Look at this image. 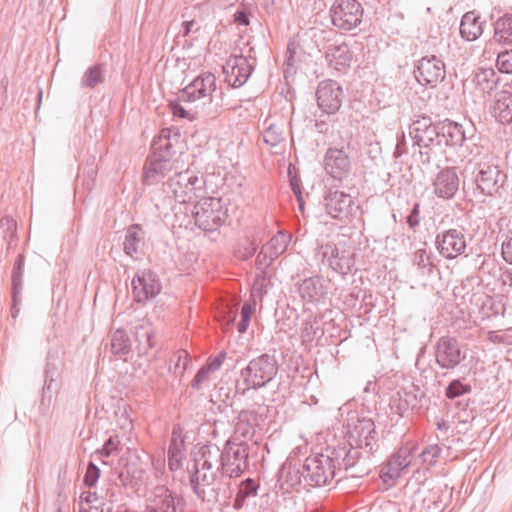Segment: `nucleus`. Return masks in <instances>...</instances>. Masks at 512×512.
<instances>
[{
  "mask_svg": "<svg viewBox=\"0 0 512 512\" xmlns=\"http://www.w3.org/2000/svg\"><path fill=\"white\" fill-rule=\"evenodd\" d=\"M220 449L217 445H204L199 449L190 475V486L203 502L216 503L220 495L229 492L227 477L219 468Z\"/></svg>",
  "mask_w": 512,
  "mask_h": 512,
  "instance_id": "1",
  "label": "nucleus"
},
{
  "mask_svg": "<svg viewBox=\"0 0 512 512\" xmlns=\"http://www.w3.org/2000/svg\"><path fill=\"white\" fill-rule=\"evenodd\" d=\"M502 237V247H501V255L503 260L512 265V230H508L501 234Z\"/></svg>",
  "mask_w": 512,
  "mask_h": 512,
  "instance_id": "53",
  "label": "nucleus"
},
{
  "mask_svg": "<svg viewBox=\"0 0 512 512\" xmlns=\"http://www.w3.org/2000/svg\"><path fill=\"white\" fill-rule=\"evenodd\" d=\"M252 72L246 57L239 55L230 57L223 66V74L228 85L238 88L244 85Z\"/></svg>",
  "mask_w": 512,
  "mask_h": 512,
  "instance_id": "22",
  "label": "nucleus"
},
{
  "mask_svg": "<svg viewBox=\"0 0 512 512\" xmlns=\"http://www.w3.org/2000/svg\"><path fill=\"white\" fill-rule=\"evenodd\" d=\"M472 387L468 383H464L461 379L452 380L445 389V396L448 399H455L460 396L469 394Z\"/></svg>",
  "mask_w": 512,
  "mask_h": 512,
  "instance_id": "47",
  "label": "nucleus"
},
{
  "mask_svg": "<svg viewBox=\"0 0 512 512\" xmlns=\"http://www.w3.org/2000/svg\"><path fill=\"white\" fill-rule=\"evenodd\" d=\"M135 340L137 342V351L139 355H145L153 347L152 328L149 326L140 325L135 328Z\"/></svg>",
  "mask_w": 512,
  "mask_h": 512,
  "instance_id": "42",
  "label": "nucleus"
},
{
  "mask_svg": "<svg viewBox=\"0 0 512 512\" xmlns=\"http://www.w3.org/2000/svg\"><path fill=\"white\" fill-rule=\"evenodd\" d=\"M473 82L481 92L489 94L497 87L498 77L493 69H479Z\"/></svg>",
  "mask_w": 512,
  "mask_h": 512,
  "instance_id": "37",
  "label": "nucleus"
},
{
  "mask_svg": "<svg viewBox=\"0 0 512 512\" xmlns=\"http://www.w3.org/2000/svg\"><path fill=\"white\" fill-rule=\"evenodd\" d=\"M506 178V174L490 160L481 161L477 164L475 183L477 189L484 195L492 196L498 193Z\"/></svg>",
  "mask_w": 512,
  "mask_h": 512,
  "instance_id": "12",
  "label": "nucleus"
},
{
  "mask_svg": "<svg viewBox=\"0 0 512 512\" xmlns=\"http://www.w3.org/2000/svg\"><path fill=\"white\" fill-rule=\"evenodd\" d=\"M249 448L246 443H234L227 441L220 451L219 468L227 482L231 485V479L240 477L248 467Z\"/></svg>",
  "mask_w": 512,
  "mask_h": 512,
  "instance_id": "7",
  "label": "nucleus"
},
{
  "mask_svg": "<svg viewBox=\"0 0 512 512\" xmlns=\"http://www.w3.org/2000/svg\"><path fill=\"white\" fill-rule=\"evenodd\" d=\"M497 67L502 73H511L512 72V51H503L498 54Z\"/></svg>",
  "mask_w": 512,
  "mask_h": 512,
  "instance_id": "54",
  "label": "nucleus"
},
{
  "mask_svg": "<svg viewBox=\"0 0 512 512\" xmlns=\"http://www.w3.org/2000/svg\"><path fill=\"white\" fill-rule=\"evenodd\" d=\"M168 466L171 471L181 468L184 458V441L172 436L168 447Z\"/></svg>",
  "mask_w": 512,
  "mask_h": 512,
  "instance_id": "39",
  "label": "nucleus"
},
{
  "mask_svg": "<svg viewBox=\"0 0 512 512\" xmlns=\"http://www.w3.org/2000/svg\"><path fill=\"white\" fill-rule=\"evenodd\" d=\"M304 487L328 485L336 476V464L331 453L308 456L301 469Z\"/></svg>",
  "mask_w": 512,
  "mask_h": 512,
  "instance_id": "3",
  "label": "nucleus"
},
{
  "mask_svg": "<svg viewBox=\"0 0 512 512\" xmlns=\"http://www.w3.org/2000/svg\"><path fill=\"white\" fill-rule=\"evenodd\" d=\"M179 137L180 134L178 132L172 134L170 128L162 129L151 144V154L172 160L176 154L175 146Z\"/></svg>",
  "mask_w": 512,
  "mask_h": 512,
  "instance_id": "27",
  "label": "nucleus"
},
{
  "mask_svg": "<svg viewBox=\"0 0 512 512\" xmlns=\"http://www.w3.org/2000/svg\"><path fill=\"white\" fill-rule=\"evenodd\" d=\"M262 417L254 410H242L238 415V422L235 425L237 434L246 439L253 438L255 428L260 425Z\"/></svg>",
  "mask_w": 512,
  "mask_h": 512,
  "instance_id": "31",
  "label": "nucleus"
},
{
  "mask_svg": "<svg viewBox=\"0 0 512 512\" xmlns=\"http://www.w3.org/2000/svg\"><path fill=\"white\" fill-rule=\"evenodd\" d=\"M324 206L326 213L337 220L348 219L354 207L353 197L336 188H329L324 194Z\"/></svg>",
  "mask_w": 512,
  "mask_h": 512,
  "instance_id": "15",
  "label": "nucleus"
},
{
  "mask_svg": "<svg viewBox=\"0 0 512 512\" xmlns=\"http://www.w3.org/2000/svg\"><path fill=\"white\" fill-rule=\"evenodd\" d=\"M98 167L95 158H90L82 167V173L78 176V187L86 192H91L96 184Z\"/></svg>",
  "mask_w": 512,
  "mask_h": 512,
  "instance_id": "35",
  "label": "nucleus"
},
{
  "mask_svg": "<svg viewBox=\"0 0 512 512\" xmlns=\"http://www.w3.org/2000/svg\"><path fill=\"white\" fill-rule=\"evenodd\" d=\"M216 77L210 72L202 73L180 91V100L195 104V109L205 118H215L222 111V104L214 95Z\"/></svg>",
  "mask_w": 512,
  "mask_h": 512,
  "instance_id": "2",
  "label": "nucleus"
},
{
  "mask_svg": "<svg viewBox=\"0 0 512 512\" xmlns=\"http://www.w3.org/2000/svg\"><path fill=\"white\" fill-rule=\"evenodd\" d=\"M441 451V448L437 444L428 445L418 455V459L421 464L426 465L427 467H432L436 464Z\"/></svg>",
  "mask_w": 512,
  "mask_h": 512,
  "instance_id": "48",
  "label": "nucleus"
},
{
  "mask_svg": "<svg viewBox=\"0 0 512 512\" xmlns=\"http://www.w3.org/2000/svg\"><path fill=\"white\" fill-rule=\"evenodd\" d=\"M483 33L482 23L474 11L465 13L460 23V35L466 41H474Z\"/></svg>",
  "mask_w": 512,
  "mask_h": 512,
  "instance_id": "32",
  "label": "nucleus"
},
{
  "mask_svg": "<svg viewBox=\"0 0 512 512\" xmlns=\"http://www.w3.org/2000/svg\"><path fill=\"white\" fill-rule=\"evenodd\" d=\"M413 264L419 269L426 270L427 274H431L434 268L430 254L425 249H418L415 251Z\"/></svg>",
  "mask_w": 512,
  "mask_h": 512,
  "instance_id": "50",
  "label": "nucleus"
},
{
  "mask_svg": "<svg viewBox=\"0 0 512 512\" xmlns=\"http://www.w3.org/2000/svg\"><path fill=\"white\" fill-rule=\"evenodd\" d=\"M435 246L439 254L446 259H455L465 253L467 242L464 230L451 228L436 235Z\"/></svg>",
  "mask_w": 512,
  "mask_h": 512,
  "instance_id": "13",
  "label": "nucleus"
},
{
  "mask_svg": "<svg viewBox=\"0 0 512 512\" xmlns=\"http://www.w3.org/2000/svg\"><path fill=\"white\" fill-rule=\"evenodd\" d=\"M259 485L252 478H247L242 481L238 487V491L236 493L233 507L237 510L241 509L246 500L250 497H255L257 495Z\"/></svg>",
  "mask_w": 512,
  "mask_h": 512,
  "instance_id": "38",
  "label": "nucleus"
},
{
  "mask_svg": "<svg viewBox=\"0 0 512 512\" xmlns=\"http://www.w3.org/2000/svg\"><path fill=\"white\" fill-rule=\"evenodd\" d=\"M289 175H291V171H289ZM300 184H301V181L297 176H290L291 189L297 198L300 209H303V197H302Z\"/></svg>",
  "mask_w": 512,
  "mask_h": 512,
  "instance_id": "59",
  "label": "nucleus"
},
{
  "mask_svg": "<svg viewBox=\"0 0 512 512\" xmlns=\"http://www.w3.org/2000/svg\"><path fill=\"white\" fill-rule=\"evenodd\" d=\"M104 81V66L96 64L89 67L81 78V86L85 88H94Z\"/></svg>",
  "mask_w": 512,
  "mask_h": 512,
  "instance_id": "43",
  "label": "nucleus"
},
{
  "mask_svg": "<svg viewBox=\"0 0 512 512\" xmlns=\"http://www.w3.org/2000/svg\"><path fill=\"white\" fill-rule=\"evenodd\" d=\"M348 441L350 446H355L372 455L379 448V437L375 423L372 419L358 417L356 421L348 423Z\"/></svg>",
  "mask_w": 512,
  "mask_h": 512,
  "instance_id": "9",
  "label": "nucleus"
},
{
  "mask_svg": "<svg viewBox=\"0 0 512 512\" xmlns=\"http://www.w3.org/2000/svg\"><path fill=\"white\" fill-rule=\"evenodd\" d=\"M255 302H245L241 307V319L237 324V330L239 333H244L247 331L249 326L251 315L254 309Z\"/></svg>",
  "mask_w": 512,
  "mask_h": 512,
  "instance_id": "52",
  "label": "nucleus"
},
{
  "mask_svg": "<svg viewBox=\"0 0 512 512\" xmlns=\"http://www.w3.org/2000/svg\"><path fill=\"white\" fill-rule=\"evenodd\" d=\"M99 477L100 469L93 462H89L83 479L84 484L89 488L94 487Z\"/></svg>",
  "mask_w": 512,
  "mask_h": 512,
  "instance_id": "56",
  "label": "nucleus"
},
{
  "mask_svg": "<svg viewBox=\"0 0 512 512\" xmlns=\"http://www.w3.org/2000/svg\"><path fill=\"white\" fill-rule=\"evenodd\" d=\"M324 168L334 179L342 180L351 169L349 157L342 149L329 148L324 157Z\"/></svg>",
  "mask_w": 512,
  "mask_h": 512,
  "instance_id": "25",
  "label": "nucleus"
},
{
  "mask_svg": "<svg viewBox=\"0 0 512 512\" xmlns=\"http://www.w3.org/2000/svg\"><path fill=\"white\" fill-rule=\"evenodd\" d=\"M45 380L42 388V396L39 404V409L42 414H46L52 405L53 401V384L55 382L54 372L50 370L49 365L45 369Z\"/></svg>",
  "mask_w": 512,
  "mask_h": 512,
  "instance_id": "36",
  "label": "nucleus"
},
{
  "mask_svg": "<svg viewBox=\"0 0 512 512\" xmlns=\"http://www.w3.org/2000/svg\"><path fill=\"white\" fill-rule=\"evenodd\" d=\"M322 258L327 260L329 266L341 275L352 272L355 261L350 250L343 246L327 243L321 246Z\"/></svg>",
  "mask_w": 512,
  "mask_h": 512,
  "instance_id": "19",
  "label": "nucleus"
},
{
  "mask_svg": "<svg viewBox=\"0 0 512 512\" xmlns=\"http://www.w3.org/2000/svg\"><path fill=\"white\" fill-rule=\"evenodd\" d=\"M406 152H407V149H406L405 136H404V134H402L401 138H399L397 141L395 151H394V157L399 158Z\"/></svg>",
  "mask_w": 512,
  "mask_h": 512,
  "instance_id": "64",
  "label": "nucleus"
},
{
  "mask_svg": "<svg viewBox=\"0 0 512 512\" xmlns=\"http://www.w3.org/2000/svg\"><path fill=\"white\" fill-rule=\"evenodd\" d=\"M24 265L25 256L23 254H19L14 262L11 276L12 291L15 296L17 294H22Z\"/></svg>",
  "mask_w": 512,
  "mask_h": 512,
  "instance_id": "45",
  "label": "nucleus"
},
{
  "mask_svg": "<svg viewBox=\"0 0 512 512\" xmlns=\"http://www.w3.org/2000/svg\"><path fill=\"white\" fill-rule=\"evenodd\" d=\"M120 445V440L118 437H109L103 447L100 450H97L96 453L99 454L101 457H109L115 452H118Z\"/></svg>",
  "mask_w": 512,
  "mask_h": 512,
  "instance_id": "55",
  "label": "nucleus"
},
{
  "mask_svg": "<svg viewBox=\"0 0 512 512\" xmlns=\"http://www.w3.org/2000/svg\"><path fill=\"white\" fill-rule=\"evenodd\" d=\"M226 358V352L224 351H221L216 357H214L213 359H211L207 364L206 366L210 369V371H216L218 370L224 359Z\"/></svg>",
  "mask_w": 512,
  "mask_h": 512,
  "instance_id": "63",
  "label": "nucleus"
},
{
  "mask_svg": "<svg viewBox=\"0 0 512 512\" xmlns=\"http://www.w3.org/2000/svg\"><path fill=\"white\" fill-rule=\"evenodd\" d=\"M175 169L173 160L150 154L144 166L143 182L146 185H153Z\"/></svg>",
  "mask_w": 512,
  "mask_h": 512,
  "instance_id": "24",
  "label": "nucleus"
},
{
  "mask_svg": "<svg viewBox=\"0 0 512 512\" xmlns=\"http://www.w3.org/2000/svg\"><path fill=\"white\" fill-rule=\"evenodd\" d=\"M196 226L203 231L217 230L227 218V209L220 198L205 197L200 199L192 210Z\"/></svg>",
  "mask_w": 512,
  "mask_h": 512,
  "instance_id": "5",
  "label": "nucleus"
},
{
  "mask_svg": "<svg viewBox=\"0 0 512 512\" xmlns=\"http://www.w3.org/2000/svg\"><path fill=\"white\" fill-rule=\"evenodd\" d=\"M488 340L492 343L505 344L508 346L512 345V339L510 336L506 334H499L498 332L495 331H490L488 333Z\"/></svg>",
  "mask_w": 512,
  "mask_h": 512,
  "instance_id": "60",
  "label": "nucleus"
},
{
  "mask_svg": "<svg viewBox=\"0 0 512 512\" xmlns=\"http://www.w3.org/2000/svg\"><path fill=\"white\" fill-rule=\"evenodd\" d=\"M414 448L408 445L400 447L388 460L387 471L384 476L389 479H397L401 476V472L412 464V453Z\"/></svg>",
  "mask_w": 512,
  "mask_h": 512,
  "instance_id": "29",
  "label": "nucleus"
},
{
  "mask_svg": "<svg viewBox=\"0 0 512 512\" xmlns=\"http://www.w3.org/2000/svg\"><path fill=\"white\" fill-rule=\"evenodd\" d=\"M200 179L189 171L176 172L165 183V192L179 203H187L198 196L201 190Z\"/></svg>",
  "mask_w": 512,
  "mask_h": 512,
  "instance_id": "11",
  "label": "nucleus"
},
{
  "mask_svg": "<svg viewBox=\"0 0 512 512\" xmlns=\"http://www.w3.org/2000/svg\"><path fill=\"white\" fill-rule=\"evenodd\" d=\"M494 39L498 43L512 44V16L505 15L495 22Z\"/></svg>",
  "mask_w": 512,
  "mask_h": 512,
  "instance_id": "40",
  "label": "nucleus"
},
{
  "mask_svg": "<svg viewBox=\"0 0 512 512\" xmlns=\"http://www.w3.org/2000/svg\"><path fill=\"white\" fill-rule=\"evenodd\" d=\"M131 339L123 329H117L111 334V352L124 356L131 351Z\"/></svg>",
  "mask_w": 512,
  "mask_h": 512,
  "instance_id": "41",
  "label": "nucleus"
},
{
  "mask_svg": "<svg viewBox=\"0 0 512 512\" xmlns=\"http://www.w3.org/2000/svg\"><path fill=\"white\" fill-rule=\"evenodd\" d=\"M157 490L158 496L163 498L159 509L162 512H176L175 498L172 492L164 486L159 487Z\"/></svg>",
  "mask_w": 512,
  "mask_h": 512,
  "instance_id": "51",
  "label": "nucleus"
},
{
  "mask_svg": "<svg viewBox=\"0 0 512 512\" xmlns=\"http://www.w3.org/2000/svg\"><path fill=\"white\" fill-rule=\"evenodd\" d=\"M439 129L441 142L449 146H461L467 138L463 126L449 119L439 122Z\"/></svg>",
  "mask_w": 512,
  "mask_h": 512,
  "instance_id": "30",
  "label": "nucleus"
},
{
  "mask_svg": "<svg viewBox=\"0 0 512 512\" xmlns=\"http://www.w3.org/2000/svg\"><path fill=\"white\" fill-rule=\"evenodd\" d=\"M144 239V231L138 225L134 224L127 228L123 242V250L126 255L134 257L138 253L140 244Z\"/></svg>",
  "mask_w": 512,
  "mask_h": 512,
  "instance_id": "34",
  "label": "nucleus"
},
{
  "mask_svg": "<svg viewBox=\"0 0 512 512\" xmlns=\"http://www.w3.org/2000/svg\"><path fill=\"white\" fill-rule=\"evenodd\" d=\"M263 140L271 147L281 144L285 140L284 123H271L263 133Z\"/></svg>",
  "mask_w": 512,
  "mask_h": 512,
  "instance_id": "44",
  "label": "nucleus"
},
{
  "mask_svg": "<svg viewBox=\"0 0 512 512\" xmlns=\"http://www.w3.org/2000/svg\"><path fill=\"white\" fill-rule=\"evenodd\" d=\"M363 13L357 0H335L330 8L333 25L344 31L356 28L362 22Z\"/></svg>",
  "mask_w": 512,
  "mask_h": 512,
  "instance_id": "10",
  "label": "nucleus"
},
{
  "mask_svg": "<svg viewBox=\"0 0 512 512\" xmlns=\"http://www.w3.org/2000/svg\"><path fill=\"white\" fill-rule=\"evenodd\" d=\"M360 448L350 446L347 449L345 446L334 448L332 450L327 449L333 456L336 468L339 470L342 468L349 473L351 477H362L367 475L371 471L370 456L365 454L364 451L360 452Z\"/></svg>",
  "mask_w": 512,
  "mask_h": 512,
  "instance_id": "8",
  "label": "nucleus"
},
{
  "mask_svg": "<svg viewBox=\"0 0 512 512\" xmlns=\"http://www.w3.org/2000/svg\"><path fill=\"white\" fill-rule=\"evenodd\" d=\"M290 235L278 231L267 243H265L256 258L259 269L265 270L275 259L282 255L289 244Z\"/></svg>",
  "mask_w": 512,
  "mask_h": 512,
  "instance_id": "21",
  "label": "nucleus"
},
{
  "mask_svg": "<svg viewBox=\"0 0 512 512\" xmlns=\"http://www.w3.org/2000/svg\"><path fill=\"white\" fill-rule=\"evenodd\" d=\"M423 393L418 386L409 384L398 389L390 398L389 407L392 414L400 417L419 407Z\"/></svg>",
  "mask_w": 512,
  "mask_h": 512,
  "instance_id": "17",
  "label": "nucleus"
},
{
  "mask_svg": "<svg viewBox=\"0 0 512 512\" xmlns=\"http://www.w3.org/2000/svg\"><path fill=\"white\" fill-rule=\"evenodd\" d=\"M316 98L318 106L323 112L334 114L342 105V87L334 80L321 81L316 90Z\"/></svg>",
  "mask_w": 512,
  "mask_h": 512,
  "instance_id": "18",
  "label": "nucleus"
},
{
  "mask_svg": "<svg viewBox=\"0 0 512 512\" xmlns=\"http://www.w3.org/2000/svg\"><path fill=\"white\" fill-rule=\"evenodd\" d=\"M297 290L304 302L316 304L327 295L328 284L322 277L312 276L299 283Z\"/></svg>",
  "mask_w": 512,
  "mask_h": 512,
  "instance_id": "26",
  "label": "nucleus"
},
{
  "mask_svg": "<svg viewBox=\"0 0 512 512\" xmlns=\"http://www.w3.org/2000/svg\"><path fill=\"white\" fill-rule=\"evenodd\" d=\"M446 75L444 62L432 55L422 57L416 66L415 78L423 86L436 87Z\"/></svg>",
  "mask_w": 512,
  "mask_h": 512,
  "instance_id": "16",
  "label": "nucleus"
},
{
  "mask_svg": "<svg viewBox=\"0 0 512 512\" xmlns=\"http://www.w3.org/2000/svg\"><path fill=\"white\" fill-rule=\"evenodd\" d=\"M278 372V364L274 356L262 354L252 359L246 368L242 369L246 389H259L272 381Z\"/></svg>",
  "mask_w": 512,
  "mask_h": 512,
  "instance_id": "6",
  "label": "nucleus"
},
{
  "mask_svg": "<svg viewBox=\"0 0 512 512\" xmlns=\"http://www.w3.org/2000/svg\"><path fill=\"white\" fill-rule=\"evenodd\" d=\"M210 369L205 365L201 367L192 380L191 386L194 389H201L202 385L209 380Z\"/></svg>",
  "mask_w": 512,
  "mask_h": 512,
  "instance_id": "57",
  "label": "nucleus"
},
{
  "mask_svg": "<svg viewBox=\"0 0 512 512\" xmlns=\"http://www.w3.org/2000/svg\"><path fill=\"white\" fill-rule=\"evenodd\" d=\"M466 358L457 339L441 337L435 345V361L443 369L453 370Z\"/></svg>",
  "mask_w": 512,
  "mask_h": 512,
  "instance_id": "14",
  "label": "nucleus"
},
{
  "mask_svg": "<svg viewBox=\"0 0 512 512\" xmlns=\"http://www.w3.org/2000/svg\"><path fill=\"white\" fill-rule=\"evenodd\" d=\"M460 186V179L455 167L441 169L432 182L434 194L442 199H452Z\"/></svg>",
  "mask_w": 512,
  "mask_h": 512,
  "instance_id": "23",
  "label": "nucleus"
},
{
  "mask_svg": "<svg viewBox=\"0 0 512 512\" xmlns=\"http://www.w3.org/2000/svg\"><path fill=\"white\" fill-rule=\"evenodd\" d=\"M495 118L502 124L512 122V93L501 91L497 94L493 107Z\"/></svg>",
  "mask_w": 512,
  "mask_h": 512,
  "instance_id": "33",
  "label": "nucleus"
},
{
  "mask_svg": "<svg viewBox=\"0 0 512 512\" xmlns=\"http://www.w3.org/2000/svg\"><path fill=\"white\" fill-rule=\"evenodd\" d=\"M406 222L411 229H415L420 224V203L413 204L410 213L406 217Z\"/></svg>",
  "mask_w": 512,
  "mask_h": 512,
  "instance_id": "58",
  "label": "nucleus"
},
{
  "mask_svg": "<svg viewBox=\"0 0 512 512\" xmlns=\"http://www.w3.org/2000/svg\"><path fill=\"white\" fill-rule=\"evenodd\" d=\"M286 482L289 484L290 487H294L298 484H302L303 478L301 476V469H298V470L288 469V471L286 472Z\"/></svg>",
  "mask_w": 512,
  "mask_h": 512,
  "instance_id": "61",
  "label": "nucleus"
},
{
  "mask_svg": "<svg viewBox=\"0 0 512 512\" xmlns=\"http://www.w3.org/2000/svg\"><path fill=\"white\" fill-rule=\"evenodd\" d=\"M409 134L414 144L425 149L420 150L421 162L430 163V148L441 145L439 123L434 124L429 116H416L409 126Z\"/></svg>",
  "mask_w": 512,
  "mask_h": 512,
  "instance_id": "4",
  "label": "nucleus"
},
{
  "mask_svg": "<svg viewBox=\"0 0 512 512\" xmlns=\"http://www.w3.org/2000/svg\"><path fill=\"white\" fill-rule=\"evenodd\" d=\"M131 285L134 300L138 303H144L148 299L154 298L161 291L157 275L150 270L137 273L132 279Z\"/></svg>",
  "mask_w": 512,
  "mask_h": 512,
  "instance_id": "20",
  "label": "nucleus"
},
{
  "mask_svg": "<svg viewBox=\"0 0 512 512\" xmlns=\"http://www.w3.org/2000/svg\"><path fill=\"white\" fill-rule=\"evenodd\" d=\"M0 230L6 235L8 232L11 233V236L16 232V222L13 218L5 216L0 220Z\"/></svg>",
  "mask_w": 512,
  "mask_h": 512,
  "instance_id": "62",
  "label": "nucleus"
},
{
  "mask_svg": "<svg viewBox=\"0 0 512 512\" xmlns=\"http://www.w3.org/2000/svg\"><path fill=\"white\" fill-rule=\"evenodd\" d=\"M325 59L329 67L344 71L351 64L352 54L346 43H332L326 48Z\"/></svg>",
  "mask_w": 512,
  "mask_h": 512,
  "instance_id": "28",
  "label": "nucleus"
},
{
  "mask_svg": "<svg viewBox=\"0 0 512 512\" xmlns=\"http://www.w3.org/2000/svg\"><path fill=\"white\" fill-rule=\"evenodd\" d=\"M171 363H174L173 368H170L174 375L182 376L191 364V358L186 350L181 349L173 355Z\"/></svg>",
  "mask_w": 512,
  "mask_h": 512,
  "instance_id": "46",
  "label": "nucleus"
},
{
  "mask_svg": "<svg viewBox=\"0 0 512 512\" xmlns=\"http://www.w3.org/2000/svg\"><path fill=\"white\" fill-rule=\"evenodd\" d=\"M181 102L180 97L178 98V101L170 102V108L174 116L182 119H188L189 121H194L198 117H202L199 113V109H195L194 112H191L192 109L187 110L181 105Z\"/></svg>",
  "mask_w": 512,
  "mask_h": 512,
  "instance_id": "49",
  "label": "nucleus"
}]
</instances>
